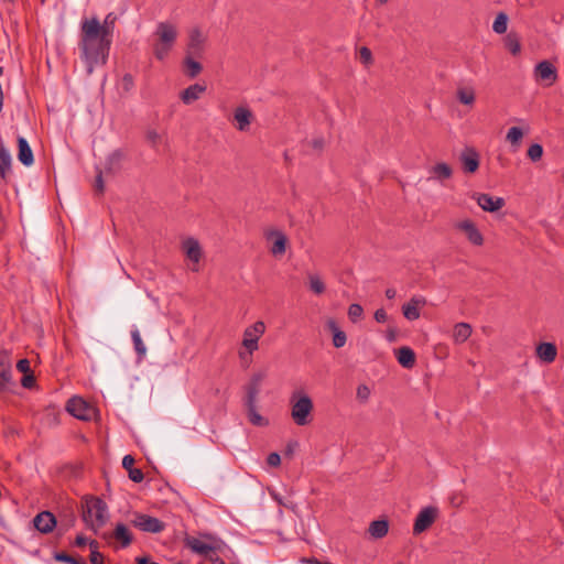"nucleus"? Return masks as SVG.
<instances>
[{
  "mask_svg": "<svg viewBox=\"0 0 564 564\" xmlns=\"http://www.w3.org/2000/svg\"><path fill=\"white\" fill-rule=\"evenodd\" d=\"M111 43L112 36L101 29L97 17L82 20L79 48L88 74H91L96 66L106 64Z\"/></svg>",
  "mask_w": 564,
  "mask_h": 564,
  "instance_id": "1",
  "label": "nucleus"
},
{
  "mask_svg": "<svg viewBox=\"0 0 564 564\" xmlns=\"http://www.w3.org/2000/svg\"><path fill=\"white\" fill-rule=\"evenodd\" d=\"M177 36L178 29L172 22L162 21L156 24L152 34V51L156 59L164 61L167 58L176 44Z\"/></svg>",
  "mask_w": 564,
  "mask_h": 564,
  "instance_id": "2",
  "label": "nucleus"
},
{
  "mask_svg": "<svg viewBox=\"0 0 564 564\" xmlns=\"http://www.w3.org/2000/svg\"><path fill=\"white\" fill-rule=\"evenodd\" d=\"M290 414L297 426H306L313 419V400L304 390H294L290 395Z\"/></svg>",
  "mask_w": 564,
  "mask_h": 564,
  "instance_id": "3",
  "label": "nucleus"
},
{
  "mask_svg": "<svg viewBox=\"0 0 564 564\" xmlns=\"http://www.w3.org/2000/svg\"><path fill=\"white\" fill-rule=\"evenodd\" d=\"M109 511L107 503L97 497L86 498L83 505V520L95 533L108 521Z\"/></svg>",
  "mask_w": 564,
  "mask_h": 564,
  "instance_id": "4",
  "label": "nucleus"
},
{
  "mask_svg": "<svg viewBox=\"0 0 564 564\" xmlns=\"http://www.w3.org/2000/svg\"><path fill=\"white\" fill-rule=\"evenodd\" d=\"M12 364L6 351L0 352V394L12 393L15 389Z\"/></svg>",
  "mask_w": 564,
  "mask_h": 564,
  "instance_id": "5",
  "label": "nucleus"
},
{
  "mask_svg": "<svg viewBox=\"0 0 564 564\" xmlns=\"http://www.w3.org/2000/svg\"><path fill=\"white\" fill-rule=\"evenodd\" d=\"M131 524L147 533H160L165 529L164 522L160 519L140 512L134 513Z\"/></svg>",
  "mask_w": 564,
  "mask_h": 564,
  "instance_id": "6",
  "label": "nucleus"
},
{
  "mask_svg": "<svg viewBox=\"0 0 564 564\" xmlns=\"http://www.w3.org/2000/svg\"><path fill=\"white\" fill-rule=\"evenodd\" d=\"M66 410L76 419L88 421L95 415V408L79 397L68 400Z\"/></svg>",
  "mask_w": 564,
  "mask_h": 564,
  "instance_id": "7",
  "label": "nucleus"
},
{
  "mask_svg": "<svg viewBox=\"0 0 564 564\" xmlns=\"http://www.w3.org/2000/svg\"><path fill=\"white\" fill-rule=\"evenodd\" d=\"M265 332V325L262 321L253 323L243 332L242 346L252 354L258 349V341Z\"/></svg>",
  "mask_w": 564,
  "mask_h": 564,
  "instance_id": "8",
  "label": "nucleus"
},
{
  "mask_svg": "<svg viewBox=\"0 0 564 564\" xmlns=\"http://www.w3.org/2000/svg\"><path fill=\"white\" fill-rule=\"evenodd\" d=\"M533 75L535 80L542 82L546 86L553 85L557 79V70L549 61L538 63L534 67Z\"/></svg>",
  "mask_w": 564,
  "mask_h": 564,
  "instance_id": "9",
  "label": "nucleus"
},
{
  "mask_svg": "<svg viewBox=\"0 0 564 564\" xmlns=\"http://www.w3.org/2000/svg\"><path fill=\"white\" fill-rule=\"evenodd\" d=\"M437 508L429 506L423 508L416 516L413 531L415 534L424 532L436 519Z\"/></svg>",
  "mask_w": 564,
  "mask_h": 564,
  "instance_id": "10",
  "label": "nucleus"
},
{
  "mask_svg": "<svg viewBox=\"0 0 564 564\" xmlns=\"http://www.w3.org/2000/svg\"><path fill=\"white\" fill-rule=\"evenodd\" d=\"M455 227L463 231L466 236V238L468 239V241L470 243H473L474 246H481L484 243V237L481 235V232L479 231V229L476 227V225L469 220V219H465V220H462V221H458Z\"/></svg>",
  "mask_w": 564,
  "mask_h": 564,
  "instance_id": "11",
  "label": "nucleus"
},
{
  "mask_svg": "<svg viewBox=\"0 0 564 564\" xmlns=\"http://www.w3.org/2000/svg\"><path fill=\"white\" fill-rule=\"evenodd\" d=\"M426 299L422 295H414L411 300L402 306L403 316L408 321H415L420 318V308L425 306Z\"/></svg>",
  "mask_w": 564,
  "mask_h": 564,
  "instance_id": "12",
  "label": "nucleus"
},
{
  "mask_svg": "<svg viewBox=\"0 0 564 564\" xmlns=\"http://www.w3.org/2000/svg\"><path fill=\"white\" fill-rule=\"evenodd\" d=\"M264 372H257L251 378L246 387L245 404H256L258 401V394L260 392L261 382L264 380Z\"/></svg>",
  "mask_w": 564,
  "mask_h": 564,
  "instance_id": "13",
  "label": "nucleus"
},
{
  "mask_svg": "<svg viewBox=\"0 0 564 564\" xmlns=\"http://www.w3.org/2000/svg\"><path fill=\"white\" fill-rule=\"evenodd\" d=\"M474 197L478 206L485 212L494 213L505 205L502 197H494L489 194H476Z\"/></svg>",
  "mask_w": 564,
  "mask_h": 564,
  "instance_id": "14",
  "label": "nucleus"
},
{
  "mask_svg": "<svg viewBox=\"0 0 564 564\" xmlns=\"http://www.w3.org/2000/svg\"><path fill=\"white\" fill-rule=\"evenodd\" d=\"M183 249L186 253V257L194 263L192 270L197 271L198 262L202 257V249H200L199 242L194 238H187L183 242Z\"/></svg>",
  "mask_w": 564,
  "mask_h": 564,
  "instance_id": "15",
  "label": "nucleus"
},
{
  "mask_svg": "<svg viewBox=\"0 0 564 564\" xmlns=\"http://www.w3.org/2000/svg\"><path fill=\"white\" fill-rule=\"evenodd\" d=\"M33 524L41 533H50L56 525V519L50 511H42L33 519Z\"/></svg>",
  "mask_w": 564,
  "mask_h": 564,
  "instance_id": "16",
  "label": "nucleus"
},
{
  "mask_svg": "<svg viewBox=\"0 0 564 564\" xmlns=\"http://www.w3.org/2000/svg\"><path fill=\"white\" fill-rule=\"evenodd\" d=\"M463 170L467 173H474L479 166V155L473 148H466L460 153Z\"/></svg>",
  "mask_w": 564,
  "mask_h": 564,
  "instance_id": "17",
  "label": "nucleus"
},
{
  "mask_svg": "<svg viewBox=\"0 0 564 564\" xmlns=\"http://www.w3.org/2000/svg\"><path fill=\"white\" fill-rule=\"evenodd\" d=\"M267 238L272 240L270 251L274 257L282 256L285 252L288 239L282 231L272 230L268 234Z\"/></svg>",
  "mask_w": 564,
  "mask_h": 564,
  "instance_id": "18",
  "label": "nucleus"
},
{
  "mask_svg": "<svg viewBox=\"0 0 564 564\" xmlns=\"http://www.w3.org/2000/svg\"><path fill=\"white\" fill-rule=\"evenodd\" d=\"M124 160V152L121 150H115L106 158L105 172L109 174H116L122 169Z\"/></svg>",
  "mask_w": 564,
  "mask_h": 564,
  "instance_id": "19",
  "label": "nucleus"
},
{
  "mask_svg": "<svg viewBox=\"0 0 564 564\" xmlns=\"http://www.w3.org/2000/svg\"><path fill=\"white\" fill-rule=\"evenodd\" d=\"M205 90V85L193 84L181 93L180 98L184 105H192L194 101L200 98Z\"/></svg>",
  "mask_w": 564,
  "mask_h": 564,
  "instance_id": "20",
  "label": "nucleus"
},
{
  "mask_svg": "<svg viewBox=\"0 0 564 564\" xmlns=\"http://www.w3.org/2000/svg\"><path fill=\"white\" fill-rule=\"evenodd\" d=\"M186 544L193 553H196L205 557L209 556L212 553L215 552L214 545L198 538L187 539Z\"/></svg>",
  "mask_w": 564,
  "mask_h": 564,
  "instance_id": "21",
  "label": "nucleus"
},
{
  "mask_svg": "<svg viewBox=\"0 0 564 564\" xmlns=\"http://www.w3.org/2000/svg\"><path fill=\"white\" fill-rule=\"evenodd\" d=\"M111 536L116 541L120 542V546L123 547V549L128 547L132 543V541H133V535H132L131 531L122 522H119V523L116 524L115 530H113Z\"/></svg>",
  "mask_w": 564,
  "mask_h": 564,
  "instance_id": "22",
  "label": "nucleus"
},
{
  "mask_svg": "<svg viewBox=\"0 0 564 564\" xmlns=\"http://www.w3.org/2000/svg\"><path fill=\"white\" fill-rule=\"evenodd\" d=\"M429 173V180H434L442 183L443 181L448 180L452 176L453 170L447 163L440 162L430 167Z\"/></svg>",
  "mask_w": 564,
  "mask_h": 564,
  "instance_id": "23",
  "label": "nucleus"
},
{
  "mask_svg": "<svg viewBox=\"0 0 564 564\" xmlns=\"http://www.w3.org/2000/svg\"><path fill=\"white\" fill-rule=\"evenodd\" d=\"M18 148H19V153H18L19 161L25 166H31L34 162V156H33V152H32V149H31L28 140L23 137H19Z\"/></svg>",
  "mask_w": 564,
  "mask_h": 564,
  "instance_id": "24",
  "label": "nucleus"
},
{
  "mask_svg": "<svg viewBox=\"0 0 564 564\" xmlns=\"http://www.w3.org/2000/svg\"><path fill=\"white\" fill-rule=\"evenodd\" d=\"M234 118L237 122V129L239 131H246L251 122L252 113L246 107H238L235 110Z\"/></svg>",
  "mask_w": 564,
  "mask_h": 564,
  "instance_id": "25",
  "label": "nucleus"
},
{
  "mask_svg": "<svg viewBox=\"0 0 564 564\" xmlns=\"http://www.w3.org/2000/svg\"><path fill=\"white\" fill-rule=\"evenodd\" d=\"M557 349L552 343H541L536 347L538 357L544 362H552L556 358Z\"/></svg>",
  "mask_w": 564,
  "mask_h": 564,
  "instance_id": "26",
  "label": "nucleus"
},
{
  "mask_svg": "<svg viewBox=\"0 0 564 564\" xmlns=\"http://www.w3.org/2000/svg\"><path fill=\"white\" fill-rule=\"evenodd\" d=\"M471 335V327L467 323H457L453 329V339L456 344L465 343Z\"/></svg>",
  "mask_w": 564,
  "mask_h": 564,
  "instance_id": "27",
  "label": "nucleus"
},
{
  "mask_svg": "<svg viewBox=\"0 0 564 564\" xmlns=\"http://www.w3.org/2000/svg\"><path fill=\"white\" fill-rule=\"evenodd\" d=\"M327 327L333 333V345L336 348L344 347L347 341V336L341 329L338 328L336 322L334 319H329L327 322Z\"/></svg>",
  "mask_w": 564,
  "mask_h": 564,
  "instance_id": "28",
  "label": "nucleus"
},
{
  "mask_svg": "<svg viewBox=\"0 0 564 564\" xmlns=\"http://www.w3.org/2000/svg\"><path fill=\"white\" fill-rule=\"evenodd\" d=\"M398 362L404 368H412L415 364L414 351L409 347H401L397 352Z\"/></svg>",
  "mask_w": 564,
  "mask_h": 564,
  "instance_id": "29",
  "label": "nucleus"
},
{
  "mask_svg": "<svg viewBox=\"0 0 564 564\" xmlns=\"http://www.w3.org/2000/svg\"><path fill=\"white\" fill-rule=\"evenodd\" d=\"M247 409V415L249 419V422L254 426H267L269 425V420L263 417L257 410V403L256 404H245Z\"/></svg>",
  "mask_w": 564,
  "mask_h": 564,
  "instance_id": "30",
  "label": "nucleus"
},
{
  "mask_svg": "<svg viewBox=\"0 0 564 564\" xmlns=\"http://www.w3.org/2000/svg\"><path fill=\"white\" fill-rule=\"evenodd\" d=\"M204 36L198 29H194L189 33L188 50L192 54H198L203 50Z\"/></svg>",
  "mask_w": 564,
  "mask_h": 564,
  "instance_id": "31",
  "label": "nucleus"
},
{
  "mask_svg": "<svg viewBox=\"0 0 564 564\" xmlns=\"http://www.w3.org/2000/svg\"><path fill=\"white\" fill-rule=\"evenodd\" d=\"M12 156L6 147H0V175L6 178L11 172Z\"/></svg>",
  "mask_w": 564,
  "mask_h": 564,
  "instance_id": "32",
  "label": "nucleus"
},
{
  "mask_svg": "<svg viewBox=\"0 0 564 564\" xmlns=\"http://www.w3.org/2000/svg\"><path fill=\"white\" fill-rule=\"evenodd\" d=\"M505 47L512 54L519 55L521 52L520 37L516 33H508L503 39Z\"/></svg>",
  "mask_w": 564,
  "mask_h": 564,
  "instance_id": "33",
  "label": "nucleus"
},
{
  "mask_svg": "<svg viewBox=\"0 0 564 564\" xmlns=\"http://www.w3.org/2000/svg\"><path fill=\"white\" fill-rule=\"evenodd\" d=\"M388 522L386 520L372 521L369 527V533L376 539L383 538L388 533Z\"/></svg>",
  "mask_w": 564,
  "mask_h": 564,
  "instance_id": "34",
  "label": "nucleus"
},
{
  "mask_svg": "<svg viewBox=\"0 0 564 564\" xmlns=\"http://www.w3.org/2000/svg\"><path fill=\"white\" fill-rule=\"evenodd\" d=\"M131 339L133 343L134 350L137 351L139 357H144L147 354V347L141 338L140 332L137 326H132Z\"/></svg>",
  "mask_w": 564,
  "mask_h": 564,
  "instance_id": "35",
  "label": "nucleus"
},
{
  "mask_svg": "<svg viewBox=\"0 0 564 564\" xmlns=\"http://www.w3.org/2000/svg\"><path fill=\"white\" fill-rule=\"evenodd\" d=\"M457 99L464 105H473L475 102V90L471 87H460L457 89Z\"/></svg>",
  "mask_w": 564,
  "mask_h": 564,
  "instance_id": "36",
  "label": "nucleus"
},
{
  "mask_svg": "<svg viewBox=\"0 0 564 564\" xmlns=\"http://www.w3.org/2000/svg\"><path fill=\"white\" fill-rule=\"evenodd\" d=\"M508 15L506 13H498L492 23V31L497 34H505L508 29Z\"/></svg>",
  "mask_w": 564,
  "mask_h": 564,
  "instance_id": "37",
  "label": "nucleus"
},
{
  "mask_svg": "<svg viewBox=\"0 0 564 564\" xmlns=\"http://www.w3.org/2000/svg\"><path fill=\"white\" fill-rule=\"evenodd\" d=\"M523 130L520 127H511L506 135L507 141L516 147L514 151L518 150L521 139L523 138Z\"/></svg>",
  "mask_w": 564,
  "mask_h": 564,
  "instance_id": "38",
  "label": "nucleus"
},
{
  "mask_svg": "<svg viewBox=\"0 0 564 564\" xmlns=\"http://www.w3.org/2000/svg\"><path fill=\"white\" fill-rule=\"evenodd\" d=\"M310 289L315 294H322L325 291V284L317 274L308 275Z\"/></svg>",
  "mask_w": 564,
  "mask_h": 564,
  "instance_id": "39",
  "label": "nucleus"
},
{
  "mask_svg": "<svg viewBox=\"0 0 564 564\" xmlns=\"http://www.w3.org/2000/svg\"><path fill=\"white\" fill-rule=\"evenodd\" d=\"M89 546L91 549L90 552V562L93 564H104V555L97 550L98 543L94 540L89 541Z\"/></svg>",
  "mask_w": 564,
  "mask_h": 564,
  "instance_id": "40",
  "label": "nucleus"
},
{
  "mask_svg": "<svg viewBox=\"0 0 564 564\" xmlns=\"http://www.w3.org/2000/svg\"><path fill=\"white\" fill-rule=\"evenodd\" d=\"M543 155V148L539 143H533L528 149V156L531 161L538 162Z\"/></svg>",
  "mask_w": 564,
  "mask_h": 564,
  "instance_id": "41",
  "label": "nucleus"
},
{
  "mask_svg": "<svg viewBox=\"0 0 564 564\" xmlns=\"http://www.w3.org/2000/svg\"><path fill=\"white\" fill-rule=\"evenodd\" d=\"M116 19L117 17L113 13H108L101 23V29L107 31L110 36L113 34Z\"/></svg>",
  "mask_w": 564,
  "mask_h": 564,
  "instance_id": "42",
  "label": "nucleus"
},
{
  "mask_svg": "<svg viewBox=\"0 0 564 564\" xmlns=\"http://www.w3.org/2000/svg\"><path fill=\"white\" fill-rule=\"evenodd\" d=\"M185 64L188 68V75L192 78L196 77L202 70L200 64L189 57L185 59Z\"/></svg>",
  "mask_w": 564,
  "mask_h": 564,
  "instance_id": "43",
  "label": "nucleus"
},
{
  "mask_svg": "<svg viewBox=\"0 0 564 564\" xmlns=\"http://www.w3.org/2000/svg\"><path fill=\"white\" fill-rule=\"evenodd\" d=\"M364 310L359 304H351L348 308V316L351 322H357L362 316Z\"/></svg>",
  "mask_w": 564,
  "mask_h": 564,
  "instance_id": "44",
  "label": "nucleus"
},
{
  "mask_svg": "<svg viewBox=\"0 0 564 564\" xmlns=\"http://www.w3.org/2000/svg\"><path fill=\"white\" fill-rule=\"evenodd\" d=\"M371 391L368 386L359 384L356 391L357 399L361 402H367L370 398Z\"/></svg>",
  "mask_w": 564,
  "mask_h": 564,
  "instance_id": "45",
  "label": "nucleus"
},
{
  "mask_svg": "<svg viewBox=\"0 0 564 564\" xmlns=\"http://www.w3.org/2000/svg\"><path fill=\"white\" fill-rule=\"evenodd\" d=\"M55 560L58 562H64V563H68V564H85L84 560L74 558L65 553H57L55 555Z\"/></svg>",
  "mask_w": 564,
  "mask_h": 564,
  "instance_id": "46",
  "label": "nucleus"
},
{
  "mask_svg": "<svg viewBox=\"0 0 564 564\" xmlns=\"http://www.w3.org/2000/svg\"><path fill=\"white\" fill-rule=\"evenodd\" d=\"M128 473H129V478L134 482H141L144 478L141 469L132 468Z\"/></svg>",
  "mask_w": 564,
  "mask_h": 564,
  "instance_id": "47",
  "label": "nucleus"
},
{
  "mask_svg": "<svg viewBox=\"0 0 564 564\" xmlns=\"http://www.w3.org/2000/svg\"><path fill=\"white\" fill-rule=\"evenodd\" d=\"M161 134L155 130H149L147 139L152 145H156L161 141Z\"/></svg>",
  "mask_w": 564,
  "mask_h": 564,
  "instance_id": "48",
  "label": "nucleus"
},
{
  "mask_svg": "<svg viewBox=\"0 0 564 564\" xmlns=\"http://www.w3.org/2000/svg\"><path fill=\"white\" fill-rule=\"evenodd\" d=\"M359 56L364 64H369L371 62V51L367 47L360 48Z\"/></svg>",
  "mask_w": 564,
  "mask_h": 564,
  "instance_id": "49",
  "label": "nucleus"
},
{
  "mask_svg": "<svg viewBox=\"0 0 564 564\" xmlns=\"http://www.w3.org/2000/svg\"><path fill=\"white\" fill-rule=\"evenodd\" d=\"M267 463L272 467H278L281 463V457L278 453H271L267 458Z\"/></svg>",
  "mask_w": 564,
  "mask_h": 564,
  "instance_id": "50",
  "label": "nucleus"
},
{
  "mask_svg": "<svg viewBox=\"0 0 564 564\" xmlns=\"http://www.w3.org/2000/svg\"><path fill=\"white\" fill-rule=\"evenodd\" d=\"M17 369L20 371V372H23V373H28L30 371V362L28 359H21L18 361L17 364Z\"/></svg>",
  "mask_w": 564,
  "mask_h": 564,
  "instance_id": "51",
  "label": "nucleus"
},
{
  "mask_svg": "<svg viewBox=\"0 0 564 564\" xmlns=\"http://www.w3.org/2000/svg\"><path fill=\"white\" fill-rule=\"evenodd\" d=\"M35 382V379L32 375H24V377L22 378L21 380V384L24 387V388H32L33 384Z\"/></svg>",
  "mask_w": 564,
  "mask_h": 564,
  "instance_id": "52",
  "label": "nucleus"
},
{
  "mask_svg": "<svg viewBox=\"0 0 564 564\" xmlns=\"http://www.w3.org/2000/svg\"><path fill=\"white\" fill-rule=\"evenodd\" d=\"M133 464H134V458L131 455H126L122 458V466L128 471L133 468Z\"/></svg>",
  "mask_w": 564,
  "mask_h": 564,
  "instance_id": "53",
  "label": "nucleus"
},
{
  "mask_svg": "<svg viewBox=\"0 0 564 564\" xmlns=\"http://www.w3.org/2000/svg\"><path fill=\"white\" fill-rule=\"evenodd\" d=\"M388 318V315L386 313V311L383 308H378L376 312H375V319L378 322V323H384Z\"/></svg>",
  "mask_w": 564,
  "mask_h": 564,
  "instance_id": "54",
  "label": "nucleus"
},
{
  "mask_svg": "<svg viewBox=\"0 0 564 564\" xmlns=\"http://www.w3.org/2000/svg\"><path fill=\"white\" fill-rule=\"evenodd\" d=\"M95 186H96L97 191H99V192L104 191V181H102V172L101 171L96 176Z\"/></svg>",
  "mask_w": 564,
  "mask_h": 564,
  "instance_id": "55",
  "label": "nucleus"
},
{
  "mask_svg": "<svg viewBox=\"0 0 564 564\" xmlns=\"http://www.w3.org/2000/svg\"><path fill=\"white\" fill-rule=\"evenodd\" d=\"M75 543H76V545H77V546H84V545H86V544H87V543H89V542H88V540H87L85 536H83V535H78V536L76 538Z\"/></svg>",
  "mask_w": 564,
  "mask_h": 564,
  "instance_id": "56",
  "label": "nucleus"
},
{
  "mask_svg": "<svg viewBox=\"0 0 564 564\" xmlns=\"http://www.w3.org/2000/svg\"><path fill=\"white\" fill-rule=\"evenodd\" d=\"M397 295V291L393 289V288H389L386 290V296L389 299V300H392L394 299Z\"/></svg>",
  "mask_w": 564,
  "mask_h": 564,
  "instance_id": "57",
  "label": "nucleus"
},
{
  "mask_svg": "<svg viewBox=\"0 0 564 564\" xmlns=\"http://www.w3.org/2000/svg\"><path fill=\"white\" fill-rule=\"evenodd\" d=\"M394 337H395V335H394V332H393V330H390V332L388 333V335H387V339H388L389 341L394 340Z\"/></svg>",
  "mask_w": 564,
  "mask_h": 564,
  "instance_id": "58",
  "label": "nucleus"
},
{
  "mask_svg": "<svg viewBox=\"0 0 564 564\" xmlns=\"http://www.w3.org/2000/svg\"><path fill=\"white\" fill-rule=\"evenodd\" d=\"M124 79H126V83H128V84H132V77H131L130 75H127V76L124 77Z\"/></svg>",
  "mask_w": 564,
  "mask_h": 564,
  "instance_id": "59",
  "label": "nucleus"
},
{
  "mask_svg": "<svg viewBox=\"0 0 564 564\" xmlns=\"http://www.w3.org/2000/svg\"><path fill=\"white\" fill-rule=\"evenodd\" d=\"M314 147L315 148H321L322 147V141H315Z\"/></svg>",
  "mask_w": 564,
  "mask_h": 564,
  "instance_id": "60",
  "label": "nucleus"
},
{
  "mask_svg": "<svg viewBox=\"0 0 564 564\" xmlns=\"http://www.w3.org/2000/svg\"><path fill=\"white\" fill-rule=\"evenodd\" d=\"M2 73H3V69H2V67L0 66V76L2 75Z\"/></svg>",
  "mask_w": 564,
  "mask_h": 564,
  "instance_id": "61",
  "label": "nucleus"
},
{
  "mask_svg": "<svg viewBox=\"0 0 564 564\" xmlns=\"http://www.w3.org/2000/svg\"><path fill=\"white\" fill-rule=\"evenodd\" d=\"M378 1H379V2H381V3H383V2H386L387 0H378Z\"/></svg>",
  "mask_w": 564,
  "mask_h": 564,
  "instance_id": "62",
  "label": "nucleus"
},
{
  "mask_svg": "<svg viewBox=\"0 0 564 564\" xmlns=\"http://www.w3.org/2000/svg\"><path fill=\"white\" fill-rule=\"evenodd\" d=\"M220 564H226V563L221 561Z\"/></svg>",
  "mask_w": 564,
  "mask_h": 564,
  "instance_id": "63",
  "label": "nucleus"
}]
</instances>
